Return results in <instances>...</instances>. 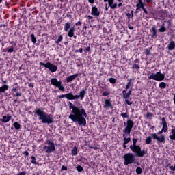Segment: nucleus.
<instances>
[{"label": "nucleus", "mask_w": 175, "mask_h": 175, "mask_svg": "<svg viewBox=\"0 0 175 175\" xmlns=\"http://www.w3.org/2000/svg\"><path fill=\"white\" fill-rule=\"evenodd\" d=\"M81 24H83V23H81V21H78L75 23V25H81Z\"/></svg>", "instance_id": "nucleus-51"}, {"label": "nucleus", "mask_w": 175, "mask_h": 175, "mask_svg": "<svg viewBox=\"0 0 175 175\" xmlns=\"http://www.w3.org/2000/svg\"><path fill=\"white\" fill-rule=\"evenodd\" d=\"M18 175H25V172H22L18 174Z\"/></svg>", "instance_id": "nucleus-54"}, {"label": "nucleus", "mask_w": 175, "mask_h": 175, "mask_svg": "<svg viewBox=\"0 0 175 175\" xmlns=\"http://www.w3.org/2000/svg\"><path fill=\"white\" fill-rule=\"evenodd\" d=\"M76 77H79V73L74 74V75H70V76L68 77L67 78H66V82L70 83V81H73V80H75V79H76Z\"/></svg>", "instance_id": "nucleus-19"}, {"label": "nucleus", "mask_w": 175, "mask_h": 175, "mask_svg": "<svg viewBox=\"0 0 175 175\" xmlns=\"http://www.w3.org/2000/svg\"><path fill=\"white\" fill-rule=\"evenodd\" d=\"M165 31H166V27H165V26H161L159 29V32H165Z\"/></svg>", "instance_id": "nucleus-41"}, {"label": "nucleus", "mask_w": 175, "mask_h": 175, "mask_svg": "<svg viewBox=\"0 0 175 175\" xmlns=\"http://www.w3.org/2000/svg\"><path fill=\"white\" fill-rule=\"evenodd\" d=\"M23 154L25 155L26 157H28L29 155V153L27 151L23 152Z\"/></svg>", "instance_id": "nucleus-50"}, {"label": "nucleus", "mask_w": 175, "mask_h": 175, "mask_svg": "<svg viewBox=\"0 0 175 175\" xmlns=\"http://www.w3.org/2000/svg\"><path fill=\"white\" fill-rule=\"evenodd\" d=\"M88 2L90 3H94L95 2V0H88Z\"/></svg>", "instance_id": "nucleus-53"}, {"label": "nucleus", "mask_w": 175, "mask_h": 175, "mask_svg": "<svg viewBox=\"0 0 175 175\" xmlns=\"http://www.w3.org/2000/svg\"><path fill=\"white\" fill-rule=\"evenodd\" d=\"M152 37L154 36H157V29H155V27H152Z\"/></svg>", "instance_id": "nucleus-36"}, {"label": "nucleus", "mask_w": 175, "mask_h": 175, "mask_svg": "<svg viewBox=\"0 0 175 175\" xmlns=\"http://www.w3.org/2000/svg\"><path fill=\"white\" fill-rule=\"evenodd\" d=\"M31 42L33 43H36V38L35 37V35L31 34Z\"/></svg>", "instance_id": "nucleus-34"}, {"label": "nucleus", "mask_w": 175, "mask_h": 175, "mask_svg": "<svg viewBox=\"0 0 175 175\" xmlns=\"http://www.w3.org/2000/svg\"><path fill=\"white\" fill-rule=\"evenodd\" d=\"M85 94H87V92L85 90H81L79 92V95H76L77 99H79V98H81V100H83L84 99V97L85 96Z\"/></svg>", "instance_id": "nucleus-20"}, {"label": "nucleus", "mask_w": 175, "mask_h": 175, "mask_svg": "<svg viewBox=\"0 0 175 175\" xmlns=\"http://www.w3.org/2000/svg\"><path fill=\"white\" fill-rule=\"evenodd\" d=\"M47 146H44V150L46 154H51V152H54L55 151V144L51 140L46 141Z\"/></svg>", "instance_id": "nucleus-10"}, {"label": "nucleus", "mask_w": 175, "mask_h": 175, "mask_svg": "<svg viewBox=\"0 0 175 175\" xmlns=\"http://www.w3.org/2000/svg\"><path fill=\"white\" fill-rule=\"evenodd\" d=\"M123 140H124V144H128V143L131 142V137H128V138L124 137Z\"/></svg>", "instance_id": "nucleus-32"}, {"label": "nucleus", "mask_w": 175, "mask_h": 175, "mask_svg": "<svg viewBox=\"0 0 175 175\" xmlns=\"http://www.w3.org/2000/svg\"><path fill=\"white\" fill-rule=\"evenodd\" d=\"M14 126L15 129H20V128L21 127L20 126V124H18V122H14Z\"/></svg>", "instance_id": "nucleus-33"}, {"label": "nucleus", "mask_w": 175, "mask_h": 175, "mask_svg": "<svg viewBox=\"0 0 175 175\" xmlns=\"http://www.w3.org/2000/svg\"><path fill=\"white\" fill-rule=\"evenodd\" d=\"M133 69H139V66L137 64H134L133 66Z\"/></svg>", "instance_id": "nucleus-46"}, {"label": "nucleus", "mask_w": 175, "mask_h": 175, "mask_svg": "<svg viewBox=\"0 0 175 175\" xmlns=\"http://www.w3.org/2000/svg\"><path fill=\"white\" fill-rule=\"evenodd\" d=\"M9 90V86L6 84L3 85L1 87H0V95L1 94H3L5 91H8Z\"/></svg>", "instance_id": "nucleus-21"}, {"label": "nucleus", "mask_w": 175, "mask_h": 175, "mask_svg": "<svg viewBox=\"0 0 175 175\" xmlns=\"http://www.w3.org/2000/svg\"><path fill=\"white\" fill-rule=\"evenodd\" d=\"M85 50H86V51H90V46L87 47V48L85 49Z\"/></svg>", "instance_id": "nucleus-63"}, {"label": "nucleus", "mask_w": 175, "mask_h": 175, "mask_svg": "<svg viewBox=\"0 0 175 175\" xmlns=\"http://www.w3.org/2000/svg\"><path fill=\"white\" fill-rule=\"evenodd\" d=\"M123 148H126V144H125L124 142V144H123Z\"/></svg>", "instance_id": "nucleus-62"}, {"label": "nucleus", "mask_w": 175, "mask_h": 175, "mask_svg": "<svg viewBox=\"0 0 175 175\" xmlns=\"http://www.w3.org/2000/svg\"><path fill=\"white\" fill-rule=\"evenodd\" d=\"M31 162L33 165H36V158L34 156L31 157Z\"/></svg>", "instance_id": "nucleus-29"}, {"label": "nucleus", "mask_w": 175, "mask_h": 175, "mask_svg": "<svg viewBox=\"0 0 175 175\" xmlns=\"http://www.w3.org/2000/svg\"><path fill=\"white\" fill-rule=\"evenodd\" d=\"M121 6H122V3H120L118 5V8H121Z\"/></svg>", "instance_id": "nucleus-60"}, {"label": "nucleus", "mask_w": 175, "mask_h": 175, "mask_svg": "<svg viewBox=\"0 0 175 175\" xmlns=\"http://www.w3.org/2000/svg\"><path fill=\"white\" fill-rule=\"evenodd\" d=\"M59 98L60 99H62L63 98H66V94H61L60 96H59Z\"/></svg>", "instance_id": "nucleus-45"}, {"label": "nucleus", "mask_w": 175, "mask_h": 175, "mask_svg": "<svg viewBox=\"0 0 175 175\" xmlns=\"http://www.w3.org/2000/svg\"><path fill=\"white\" fill-rule=\"evenodd\" d=\"M68 105L70 109H71V113L69 115L68 118L75 122L80 126H85L87 125V120L85 118L87 117V113H85V109L83 107H77L73 105L70 102H68Z\"/></svg>", "instance_id": "nucleus-1"}, {"label": "nucleus", "mask_w": 175, "mask_h": 175, "mask_svg": "<svg viewBox=\"0 0 175 175\" xmlns=\"http://www.w3.org/2000/svg\"><path fill=\"white\" fill-rule=\"evenodd\" d=\"M131 94L132 90H129L128 92H126V90L122 91L123 98L124 99L126 105H129V106H131V105H132V101L131 100V99L129 100Z\"/></svg>", "instance_id": "nucleus-13"}, {"label": "nucleus", "mask_w": 175, "mask_h": 175, "mask_svg": "<svg viewBox=\"0 0 175 175\" xmlns=\"http://www.w3.org/2000/svg\"><path fill=\"white\" fill-rule=\"evenodd\" d=\"M66 98L68 100H75L77 99V96H76V95H73V92H69L68 94H66Z\"/></svg>", "instance_id": "nucleus-17"}, {"label": "nucleus", "mask_w": 175, "mask_h": 175, "mask_svg": "<svg viewBox=\"0 0 175 175\" xmlns=\"http://www.w3.org/2000/svg\"><path fill=\"white\" fill-rule=\"evenodd\" d=\"M131 85H132V79H129L128 83L126 85V90H128Z\"/></svg>", "instance_id": "nucleus-30"}, {"label": "nucleus", "mask_w": 175, "mask_h": 175, "mask_svg": "<svg viewBox=\"0 0 175 175\" xmlns=\"http://www.w3.org/2000/svg\"><path fill=\"white\" fill-rule=\"evenodd\" d=\"M161 122H162V124H163V127H162V130L164 131V132H167V122H166V118H165V117H163L161 118Z\"/></svg>", "instance_id": "nucleus-16"}, {"label": "nucleus", "mask_w": 175, "mask_h": 175, "mask_svg": "<svg viewBox=\"0 0 175 175\" xmlns=\"http://www.w3.org/2000/svg\"><path fill=\"white\" fill-rule=\"evenodd\" d=\"M62 170H68V167L65 166V165H63L62 167Z\"/></svg>", "instance_id": "nucleus-47"}, {"label": "nucleus", "mask_w": 175, "mask_h": 175, "mask_svg": "<svg viewBox=\"0 0 175 175\" xmlns=\"http://www.w3.org/2000/svg\"><path fill=\"white\" fill-rule=\"evenodd\" d=\"M152 139L154 140H157L159 143H165V135H161L160 137L158 136L157 133H152L151 136H148L146 139V144H151V142H152Z\"/></svg>", "instance_id": "nucleus-5"}, {"label": "nucleus", "mask_w": 175, "mask_h": 175, "mask_svg": "<svg viewBox=\"0 0 175 175\" xmlns=\"http://www.w3.org/2000/svg\"><path fill=\"white\" fill-rule=\"evenodd\" d=\"M165 73L159 71L156 73H152L148 77V80H155L156 81H163L165 80Z\"/></svg>", "instance_id": "nucleus-6"}, {"label": "nucleus", "mask_w": 175, "mask_h": 175, "mask_svg": "<svg viewBox=\"0 0 175 175\" xmlns=\"http://www.w3.org/2000/svg\"><path fill=\"white\" fill-rule=\"evenodd\" d=\"M145 54L146 55H150L151 54V51L148 49H145Z\"/></svg>", "instance_id": "nucleus-38"}, {"label": "nucleus", "mask_w": 175, "mask_h": 175, "mask_svg": "<svg viewBox=\"0 0 175 175\" xmlns=\"http://www.w3.org/2000/svg\"><path fill=\"white\" fill-rule=\"evenodd\" d=\"M51 84L59 88L60 91H65V87L62 85V81H58L57 78H52L51 79Z\"/></svg>", "instance_id": "nucleus-12"}, {"label": "nucleus", "mask_w": 175, "mask_h": 175, "mask_svg": "<svg viewBox=\"0 0 175 175\" xmlns=\"http://www.w3.org/2000/svg\"><path fill=\"white\" fill-rule=\"evenodd\" d=\"M129 29H133V26L129 25Z\"/></svg>", "instance_id": "nucleus-61"}, {"label": "nucleus", "mask_w": 175, "mask_h": 175, "mask_svg": "<svg viewBox=\"0 0 175 175\" xmlns=\"http://www.w3.org/2000/svg\"><path fill=\"white\" fill-rule=\"evenodd\" d=\"M10 120H12V116L8 114L3 116L2 118L0 119V121H1V122H3L4 124H6L7 122H9Z\"/></svg>", "instance_id": "nucleus-15"}, {"label": "nucleus", "mask_w": 175, "mask_h": 175, "mask_svg": "<svg viewBox=\"0 0 175 175\" xmlns=\"http://www.w3.org/2000/svg\"><path fill=\"white\" fill-rule=\"evenodd\" d=\"M126 16L128 17V18H131V14L129 13L126 14Z\"/></svg>", "instance_id": "nucleus-58"}, {"label": "nucleus", "mask_w": 175, "mask_h": 175, "mask_svg": "<svg viewBox=\"0 0 175 175\" xmlns=\"http://www.w3.org/2000/svg\"><path fill=\"white\" fill-rule=\"evenodd\" d=\"M35 114L38 116V120L41 121L42 124H53V116L40 108L35 110Z\"/></svg>", "instance_id": "nucleus-2"}, {"label": "nucleus", "mask_w": 175, "mask_h": 175, "mask_svg": "<svg viewBox=\"0 0 175 175\" xmlns=\"http://www.w3.org/2000/svg\"><path fill=\"white\" fill-rule=\"evenodd\" d=\"M88 18H89V20H92L93 17L91 15H88Z\"/></svg>", "instance_id": "nucleus-56"}, {"label": "nucleus", "mask_w": 175, "mask_h": 175, "mask_svg": "<svg viewBox=\"0 0 175 175\" xmlns=\"http://www.w3.org/2000/svg\"><path fill=\"white\" fill-rule=\"evenodd\" d=\"M132 128H133V121L131 120H127L126 126L123 130L124 137L131 136V131H132Z\"/></svg>", "instance_id": "nucleus-8"}, {"label": "nucleus", "mask_w": 175, "mask_h": 175, "mask_svg": "<svg viewBox=\"0 0 175 175\" xmlns=\"http://www.w3.org/2000/svg\"><path fill=\"white\" fill-rule=\"evenodd\" d=\"M170 140H175V127L171 130V134L170 135Z\"/></svg>", "instance_id": "nucleus-24"}, {"label": "nucleus", "mask_w": 175, "mask_h": 175, "mask_svg": "<svg viewBox=\"0 0 175 175\" xmlns=\"http://www.w3.org/2000/svg\"><path fill=\"white\" fill-rule=\"evenodd\" d=\"M71 23L70 22H67L64 25V31L65 32H68V35L69 38H76V36H75V27L70 28Z\"/></svg>", "instance_id": "nucleus-9"}, {"label": "nucleus", "mask_w": 175, "mask_h": 175, "mask_svg": "<svg viewBox=\"0 0 175 175\" xmlns=\"http://www.w3.org/2000/svg\"><path fill=\"white\" fill-rule=\"evenodd\" d=\"M163 132H165V131L161 129V131H159V132L157 133V135H161V133H163Z\"/></svg>", "instance_id": "nucleus-52"}, {"label": "nucleus", "mask_w": 175, "mask_h": 175, "mask_svg": "<svg viewBox=\"0 0 175 175\" xmlns=\"http://www.w3.org/2000/svg\"><path fill=\"white\" fill-rule=\"evenodd\" d=\"M146 117H147V118H149V120H151V118H152V117H154V114H152V113H150V112H147Z\"/></svg>", "instance_id": "nucleus-31"}, {"label": "nucleus", "mask_w": 175, "mask_h": 175, "mask_svg": "<svg viewBox=\"0 0 175 175\" xmlns=\"http://www.w3.org/2000/svg\"><path fill=\"white\" fill-rule=\"evenodd\" d=\"M109 8H110V6H107V4H105V10H109Z\"/></svg>", "instance_id": "nucleus-55"}, {"label": "nucleus", "mask_w": 175, "mask_h": 175, "mask_svg": "<svg viewBox=\"0 0 175 175\" xmlns=\"http://www.w3.org/2000/svg\"><path fill=\"white\" fill-rule=\"evenodd\" d=\"M18 97V96H21V92H18V93H16V94H13V98L14 97Z\"/></svg>", "instance_id": "nucleus-43"}, {"label": "nucleus", "mask_w": 175, "mask_h": 175, "mask_svg": "<svg viewBox=\"0 0 175 175\" xmlns=\"http://www.w3.org/2000/svg\"><path fill=\"white\" fill-rule=\"evenodd\" d=\"M121 116L123 118H128V114L126 113H122Z\"/></svg>", "instance_id": "nucleus-42"}, {"label": "nucleus", "mask_w": 175, "mask_h": 175, "mask_svg": "<svg viewBox=\"0 0 175 175\" xmlns=\"http://www.w3.org/2000/svg\"><path fill=\"white\" fill-rule=\"evenodd\" d=\"M35 114L38 116V120L41 121L42 124H53V116L40 108L35 110Z\"/></svg>", "instance_id": "nucleus-3"}, {"label": "nucleus", "mask_w": 175, "mask_h": 175, "mask_svg": "<svg viewBox=\"0 0 175 175\" xmlns=\"http://www.w3.org/2000/svg\"><path fill=\"white\" fill-rule=\"evenodd\" d=\"M12 91H14V92H17V88H12Z\"/></svg>", "instance_id": "nucleus-57"}, {"label": "nucleus", "mask_w": 175, "mask_h": 175, "mask_svg": "<svg viewBox=\"0 0 175 175\" xmlns=\"http://www.w3.org/2000/svg\"><path fill=\"white\" fill-rule=\"evenodd\" d=\"M149 127L150 128V129H154V126H152L150 124H149Z\"/></svg>", "instance_id": "nucleus-59"}, {"label": "nucleus", "mask_w": 175, "mask_h": 175, "mask_svg": "<svg viewBox=\"0 0 175 175\" xmlns=\"http://www.w3.org/2000/svg\"><path fill=\"white\" fill-rule=\"evenodd\" d=\"M116 81H117V80L114 78L109 79V82L111 83V84H116Z\"/></svg>", "instance_id": "nucleus-35"}, {"label": "nucleus", "mask_w": 175, "mask_h": 175, "mask_svg": "<svg viewBox=\"0 0 175 175\" xmlns=\"http://www.w3.org/2000/svg\"><path fill=\"white\" fill-rule=\"evenodd\" d=\"M136 6H137V10L138 9H141V8H142V9L144 8V5L143 4V1H138Z\"/></svg>", "instance_id": "nucleus-25"}, {"label": "nucleus", "mask_w": 175, "mask_h": 175, "mask_svg": "<svg viewBox=\"0 0 175 175\" xmlns=\"http://www.w3.org/2000/svg\"><path fill=\"white\" fill-rule=\"evenodd\" d=\"M63 39H64V37L62 36V35L59 36L57 40L55 41V43H57V44H59V43L62 42Z\"/></svg>", "instance_id": "nucleus-26"}, {"label": "nucleus", "mask_w": 175, "mask_h": 175, "mask_svg": "<svg viewBox=\"0 0 175 175\" xmlns=\"http://www.w3.org/2000/svg\"><path fill=\"white\" fill-rule=\"evenodd\" d=\"M137 139L133 138V144L130 145V150L134 154H136L137 157L140 158L146 155V150H142V147L137 144Z\"/></svg>", "instance_id": "nucleus-4"}, {"label": "nucleus", "mask_w": 175, "mask_h": 175, "mask_svg": "<svg viewBox=\"0 0 175 175\" xmlns=\"http://www.w3.org/2000/svg\"><path fill=\"white\" fill-rule=\"evenodd\" d=\"M71 154H72V155H73V156L77 155V148L74 147L73 149H72V151H71Z\"/></svg>", "instance_id": "nucleus-27"}, {"label": "nucleus", "mask_w": 175, "mask_h": 175, "mask_svg": "<svg viewBox=\"0 0 175 175\" xmlns=\"http://www.w3.org/2000/svg\"><path fill=\"white\" fill-rule=\"evenodd\" d=\"M104 109H109L110 107H113V105L111 104V102L109 99H105L104 100Z\"/></svg>", "instance_id": "nucleus-18"}, {"label": "nucleus", "mask_w": 175, "mask_h": 175, "mask_svg": "<svg viewBox=\"0 0 175 175\" xmlns=\"http://www.w3.org/2000/svg\"><path fill=\"white\" fill-rule=\"evenodd\" d=\"M76 53H83V48H81L78 51H76Z\"/></svg>", "instance_id": "nucleus-49"}, {"label": "nucleus", "mask_w": 175, "mask_h": 175, "mask_svg": "<svg viewBox=\"0 0 175 175\" xmlns=\"http://www.w3.org/2000/svg\"><path fill=\"white\" fill-rule=\"evenodd\" d=\"M40 65L42 66H44V68H46V69H49L51 73L55 72L56 70H58V67L57 66L53 64L50 62H46V64H44L43 62H40Z\"/></svg>", "instance_id": "nucleus-11"}, {"label": "nucleus", "mask_w": 175, "mask_h": 175, "mask_svg": "<svg viewBox=\"0 0 175 175\" xmlns=\"http://www.w3.org/2000/svg\"><path fill=\"white\" fill-rule=\"evenodd\" d=\"M136 173L137 174H142V168L140 167H137L136 169Z\"/></svg>", "instance_id": "nucleus-39"}, {"label": "nucleus", "mask_w": 175, "mask_h": 175, "mask_svg": "<svg viewBox=\"0 0 175 175\" xmlns=\"http://www.w3.org/2000/svg\"><path fill=\"white\" fill-rule=\"evenodd\" d=\"M77 172H83V167H81V165H78L77 167Z\"/></svg>", "instance_id": "nucleus-40"}, {"label": "nucleus", "mask_w": 175, "mask_h": 175, "mask_svg": "<svg viewBox=\"0 0 175 175\" xmlns=\"http://www.w3.org/2000/svg\"><path fill=\"white\" fill-rule=\"evenodd\" d=\"M110 95V92L109 91H105L103 92V96H109Z\"/></svg>", "instance_id": "nucleus-37"}, {"label": "nucleus", "mask_w": 175, "mask_h": 175, "mask_svg": "<svg viewBox=\"0 0 175 175\" xmlns=\"http://www.w3.org/2000/svg\"><path fill=\"white\" fill-rule=\"evenodd\" d=\"M159 88L165 89L166 88V83L165 82H161L159 85Z\"/></svg>", "instance_id": "nucleus-28"}, {"label": "nucleus", "mask_w": 175, "mask_h": 175, "mask_svg": "<svg viewBox=\"0 0 175 175\" xmlns=\"http://www.w3.org/2000/svg\"><path fill=\"white\" fill-rule=\"evenodd\" d=\"M142 10H143V12L145 13V14H147L148 13V12L147 11V10H146L144 7L142 8Z\"/></svg>", "instance_id": "nucleus-48"}, {"label": "nucleus", "mask_w": 175, "mask_h": 175, "mask_svg": "<svg viewBox=\"0 0 175 175\" xmlns=\"http://www.w3.org/2000/svg\"><path fill=\"white\" fill-rule=\"evenodd\" d=\"M91 14L94 16V17H99V16H100V11L98 10L96 6H94L92 8Z\"/></svg>", "instance_id": "nucleus-14"}, {"label": "nucleus", "mask_w": 175, "mask_h": 175, "mask_svg": "<svg viewBox=\"0 0 175 175\" xmlns=\"http://www.w3.org/2000/svg\"><path fill=\"white\" fill-rule=\"evenodd\" d=\"M14 50V49H13V47H11V48L8 49V53H13Z\"/></svg>", "instance_id": "nucleus-44"}, {"label": "nucleus", "mask_w": 175, "mask_h": 175, "mask_svg": "<svg viewBox=\"0 0 175 175\" xmlns=\"http://www.w3.org/2000/svg\"><path fill=\"white\" fill-rule=\"evenodd\" d=\"M109 6L111 9H116L117 8V3H114V0H109L108 1Z\"/></svg>", "instance_id": "nucleus-22"}, {"label": "nucleus", "mask_w": 175, "mask_h": 175, "mask_svg": "<svg viewBox=\"0 0 175 175\" xmlns=\"http://www.w3.org/2000/svg\"><path fill=\"white\" fill-rule=\"evenodd\" d=\"M124 165L126 166H128V165H131V163H135V161H136L135 159V154H133V153H126L124 155Z\"/></svg>", "instance_id": "nucleus-7"}, {"label": "nucleus", "mask_w": 175, "mask_h": 175, "mask_svg": "<svg viewBox=\"0 0 175 175\" xmlns=\"http://www.w3.org/2000/svg\"><path fill=\"white\" fill-rule=\"evenodd\" d=\"M2 83H3V84H6V83H8V81H2Z\"/></svg>", "instance_id": "nucleus-64"}, {"label": "nucleus", "mask_w": 175, "mask_h": 175, "mask_svg": "<svg viewBox=\"0 0 175 175\" xmlns=\"http://www.w3.org/2000/svg\"><path fill=\"white\" fill-rule=\"evenodd\" d=\"M168 50L172 51V50H174L175 49V42L174 41H171L169 44H168Z\"/></svg>", "instance_id": "nucleus-23"}]
</instances>
